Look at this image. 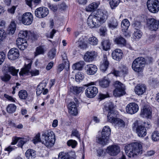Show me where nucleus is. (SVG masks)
Segmentation results:
<instances>
[{"label":"nucleus","mask_w":159,"mask_h":159,"mask_svg":"<svg viewBox=\"0 0 159 159\" xmlns=\"http://www.w3.org/2000/svg\"><path fill=\"white\" fill-rule=\"evenodd\" d=\"M126 154L130 157L142 153V147L138 143H134L127 145L125 147Z\"/></svg>","instance_id":"f257e3e1"},{"label":"nucleus","mask_w":159,"mask_h":159,"mask_svg":"<svg viewBox=\"0 0 159 159\" xmlns=\"http://www.w3.org/2000/svg\"><path fill=\"white\" fill-rule=\"evenodd\" d=\"M42 136V143L47 147H50L54 144L55 142V135L53 131L48 130L43 133Z\"/></svg>","instance_id":"f03ea898"},{"label":"nucleus","mask_w":159,"mask_h":159,"mask_svg":"<svg viewBox=\"0 0 159 159\" xmlns=\"http://www.w3.org/2000/svg\"><path fill=\"white\" fill-rule=\"evenodd\" d=\"M111 132L110 127L108 126H105L102 130L101 135L96 138L97 142L103 145L106 144L108 143Z\"/></svg>","instance_id":"7ed1b4c3"},{"label":"nucleus","mask_w":159,"mask_h":159,"mask_svg":"<svg viewBox=\"0 0 159 159\" xmlns=\"http://www.w3.org/2000/svg\"><path fill=\"white\" fill-rule=\"evenodd\" d=\"M145 63V59L142 57H138L133 62L132 68L136 72L139 73L143 71Z\"/></svg>","instance_id":"20e7f679"},{"label":"nucleus","mask_w":159,"mask_h":159,"mask_svg":"<svg viewBox=\"0 0 159 159\" xmlns=\"http://www.w3.org/2000/svg\"><path fill=\"white\" fill-rule=\"evenodd\" d=\"M144 125L139 124L137 121L134 122L133 125V129L140 137H144L146 134V129L145 126L147 123H144Z\"/></svg>","instance_id":"39448f33"},{"label":"nucleus","mask_w":159,"mask_h":159,"mask_svg":"<svg viewBox=\"0 0 159 159\" xmlns=\"http://www.w3.org/2000/svg\"><path fill=\"white\" fill-rule=\"evenodd\" d=\"M114 85L116 89L113 91V94L115 96L120 97L125 94V86L123 84L118 81H116Z\"/></svg>","instance_id":"423d86ee"},{"label":"nucleus","mask_w":159,"mask_h":159,"mask_svg":"<svg viewBox=\"0 0 159 159\" xmlns=\"http://www.w3.org/2000/svg\"><path fill=\"white\" fill-rule=\"evenodd\" d=\"M147 7L149 11L155 13L159 11V2L158 0H148Z\"/></svg>","instance_id":"0eeeda50"},{"label":"nucleus","mask_w":159,"mask_h":159,"mask_svg":"<svg viewBox=\"0 0 159 159\" xmlns=\"http://www.w3.org/2000/svg\"><path fill=\"white\" fill-rule=\"evenodd\" d=\"M95 16L97 18L100 25L105 22L107 18V11L104 10H98L97 11Z\"/></svg>","instance_id":"6e6552de"},{"label":"nucleus","mask_w":159,"mask_h":159,"mask_svg":"<svg viewBox=\"0 0 159 159\" xmlns=\"http://www.w3.org/2000/svg\"><path fill=\"white\" fill-rule=\"evenodd\" d=\"M33 19V16L31 13L27 12L22 15L20 20L24 25H30L31 24Z\"/></svg>","instance_id":"1a4fd4ad"},{"label":"nucleus","mask_w":159,"mask_h":159,"mask_svg":"<svg viewBox=\"0 0 159 159\" xmlns=\"http://www.w3.org/2000/svg\"><path fill=\"white\" fill-rule=\"evenodd\" d=\"M49 13L48 9L45 7H41L36 9L35 11V16L39 18H44Z\"/></svg>","instance_id":"9d476101"},{"label":"nucleus","mask_w":159,"mask_h":159,"mask_svg":"<svg viewBox=\"0 0 159 159\" xmlns=\"http://www.w3.org/2000/svg\"><path fill=\"white\" fill-rule=\"evenodd\" d=\"M47 84V83L44 81L39 83L38 85L36 90V94L37 95H40L42 93L43 95H45L48 93V89H45Z\"/></svg>","instance_id":"9b49d317"},{"label":"nucleus","mask_w":159,"mask_h":159,"mask_svg":"<svg viewBox=\"0 0 159 159\" xmlns=\"http://www.w3.org/2000/svg\"><path fill=\"white\" fill-rule=\"evenodd\" d=\"M86 96L89 98H93L96 96L98 93L97 88L95 86H90L85 90Z\"/></svg>","instance_id":"f8f14e48"},{"label":"nucleus","mask_w":159,"mask_h":159,"mask_svg":"<svg viewBox=\"0 0 159 159\" xmlns=\"http://www.w3.org/2000/svg\"><path fill=\"white\" fill-rule=\"evenodd\" d=\"M97 18L95 15L89 16L87 20V23L88 26L91 28L98 27L100 26Z\"/></svg>","instance_id":"ddd939ff"},{"label":"nucleus","mask_w":159,"mask_h":159,"mask_svg":"<svg viewBox=\"0 0 159 159\" xmlns=\"http://www.w3.org/2000/svg\"><path fill=\"white\" fill-rule=\"evenodd\" d=\"M126 110L127 113L133 114L135 113L138 111L139 107L136 103L131 102L127 105Z\"/></svg>","instance_id":"4468645a"},{"label":"nucleus","mask_w":159,"mask_h":159,"mask_svg":"<svg viewBox=\"0 0 159 159\" xmlns=\"http://www.w3.org/2000/svg\"><path fill=\"white\" fill-rule=\"evenodd\" d=\"M159 24V21L153 18H151L148 19V28L151 31H156L158 28Z\"/></svg>","instance_id":"2eb2a0df"},{"label":"nucleus","mask_w":159,"mask_h":159,"mask_svg":"<svg viewBox=\"0 0 159 159\" xmlns=\"http://www.w3.org/2000/svg\"><path fill=\"white\" fill-rule=\"evenodd\" d=\"M152 110L148 106H144L141 110L140 115L143 117L150 118L152 116Z\"/></svg>","instance_id":"dca6fc26"},{"label":"nucleus","mask_w":159,"mask_h":159,"mask_svg":"<svg viewBox=\"0 0 159 159\" xmlns=\"http://www.w3.org/2000/svg\"><path fill=\"white\" fill-rule=\"evenodd\" d=\"M19 56V51L18 49L16 48H13L10 49L8 53V57L11 60H15Z\"/></svg>","instance_id":"f3484780"},{"label":"nucleus","mask_w":159,"mask_h":159,"mask_svg":"<svg viewBox=\"0 0 159 159\" xmlns=\"http://www.w3.org/2000/svg\"><path fill=\"white\" fill-rule=\"evenodd\" d=\"M107 152L110 155L112 156H116L120 152L119 147L114 145L109 146L107 148Z\"/></svg>","instance_id":"a211bd4d"},{"label":"nucleus","mask_w":159,"mask_h":159,"mask_svg":"<svg viewBox=\"0 0 159 159\" xmlns=\"http://www.w3.org/2000/svg\"><path fill=\"white\" fill-rule=\"evenodd\" d=\"M16 44L18 48L21 50H24L28 46L26 39L19 37L16 40Z\"/></svg>","instance_id":"6ab92c4d"},{"label":"nucleus","mask_w":159,"mask_h":159,"mask_svg":"<svg viewBox=\"0 0 159 159\" xmlns=\"http://www.w3.org/2000/svg\"><path fill=\"white\" fill-rule=\"evenodd\" d=\"M2 69L6 72H10L13 76H16L19 71L18 70H16L14 67L7 64L5 65Z\"/></svg>","instance_id":"aec40b11"},{"label":"nucleus","mask_w":159,"mask_h":159,"mask_svg":"<svg viewBox=\"0 0 159 159\" xmlns=\"http://www.w3.org/2000/svg\"><path fill=\"white\" fill-rule=\"evenodd\" d=\"M123 53L122 51L120 49H115L113 51L111 55L112 58L115 60L120 61L122 58Z\"/></svg>","instance_id":"412c9836"},{"label":"nucleus","mask_w":159,"mask_h":159,"mask_svg":"<svg viewBox=\"0 0 159 159\" xmlns=\"http://www.w3.org/2000/svg\"><path fill=\"white\" fill-rule=\"evenodd\" d=\"M97 56V53L94 51L88 52L84 55V59L86 61H91L96 57Z\"/></svg>","instance_id":"4be33fe9"},{"label":"nucleus","mask_w":159,"mask_h":159,"mask_svg":"<svg viewBox=\"0 0 159 159\" xmlns=\"http://www.w3.org/2000/svg\"><path fill=\"white\" fill-rule=\"evenodd\" d=\"M19 37L24 39H26L27 37H31V39L33 40L36 39V35L31 34L30 32L27 30L20 31L18 34Z\"/></svg>","instance_id":"5701e85b"},{"label":"nucleus","mask_w":159,"mask_h":159,"mask_svg":"<svg viewBox=\"0 0 159 159\" xmlns=\"http://www.w3.org/2000/svg\"><path fill=\"white\" fill-rule=\"evenodd\" d=\"M68 107L69 113L74 116H76L78 114L77 106L74 102H71L68 104Z\"/></svg>","instance_id":"b1692460"},{"label":"nucleus","mask_w":159,"mask_h":159,"mask_svg":"<svg viewBox=\"0 0 159 159\" xmlns=\"http://www.w3.org/2000/svg\"><path fill=\"white\" fill-rule=\"evenodd\" d=\"M85 36L80 35V37L76 42L77 45L80 49H84L87 48V44L85 42V40L87 39Z\"/></svg>","instance_id":"393cba45"},{"label":"nucleus","mask_w":159,"mask_h":159,"mask_svg":"<svg viewBox=\"0 0 159 159\" xmlns=\"http://www.w3.org/2000/svg\"><path fill=\"white\" fill-rule=\"evenodd\" d=\"M97 66L93 64L88 65L85 67V70L87 74L89 75L94 74L97 71Z\"/></svg>","instance_id":"a878e982"},{"label":"nucleus","mask_w":159,"mask_h":159,"mask_svg":"<svg viewBox=\"0 0 159 159\" xmlns=\"http://www.w3.org/2000/svg\"><path fill=\"white\" fill-rule=\"evenodd\" d=\"M109 65V62L107 60V56L104 55L102 61L101 63L100 69L103 72H104L107 70Z\"/></svg>","instance_id":"bb28decb"},{"label":"nucleus","mask_w":159,"mask_h":159,"mask_svg":"<svg viewBox=\"0 0 159 159\" xmlns=\"http://www.w3.org/2000/svg\"><path fill=\"white\" fill-rule=\"evenodd\" d=\"M146 90V87L143 85H137L135 87L134 91L135 93L138 95L143 94Z\"/></svg>","instance_id":"cd10ccee"},{"label":"nucleus","mask_w":159,"mask_h":159,"mask_svg":"<svg viewBox=\"0 0 159 159\" xmlns=\"http://www.w3.org/2000/svg\"><path fill=\"white\" fill-rule=\"evenodd\" d=\"M32 62L30 61L29 63L26 64L25 63V66L22 69L19 73L20 75H27L30 72V70L31 68Z\"/></svg>","instance_id":"c85d7f7f"},{"label":"nucleus","mask_w":159,"mask_h":159,"mask_svg":"<svg viewBox=\"0 0 159 159\" xmlns=\"http://www.w3.org/2000/svg\"><path fill=\"white\" fill-rule=\"evenodd\" d=\"M114 42L115 43L121 47L125 46L126 44V40L121 36L116 38Z\"/></svg>","instance_id":"c756f323"},{"label":"nucleus","mask_w":159,"mask_h":159,"mask_svg":"<svg viewBox=\"0 0 159 159\" xmlns=\"http://www.w3.org/2000/svg\"><path fill=\"white\" fill-rule=\"evenodd\" d=\"M116 111H109L107 116V121L111 123H113L117 118H116Z\"/></svg>","instance_id":"7c9ffc66"},{"label":"nucleus","mask_w":159,"mask_h":159,"mask_svg":"<svg viewBox=\"0 0 159 159\" xmlns=\"http://www.w3.org/2000/svg\"><path fill=\"white\" fill-rule=\"evenodd\" d=\"M25 155L28 159H34L36 157V152L33 149H29L26 151Z\"/></svg>","instance_id":"2f4dec72"},{"label":"nucleus","mask_w":159,"mask_h":159,"mask_svg":"<svg viewBox=\"0 0 159 159\" xmlns=\"http://www.w3.org/2000/svg\"><path fill=\"white\" fill-rule=\"evenodd\" d=\"M99 4V2H93L86 7V10L88 12L93 11L98 8Z\"/></svg>","instance_id":"473e14b6"},{"label":"nucleus","mask_w":159,"mask_h":159,"mask_svg":"<svg viewBox=\"0 0 159 159\" xmlns=\"http://www.w3.org/2000/svg\"><path fill=\"white\" fill-rule=\"evenodd\" d=\"M108 25L110 28L113 29L117 28L118 23L115 18H112L108 21Z\"/></svg>","instance_id":"72a5a7b5"},{"label":"nucleus","mask_w":159,"mask_h":159,"mask_svg":"<svg viewBox=\"0 0 159 159\" xmlns=\"http://www.w3.org/2000/svg\"><path fill=\"white\" fill-rule=\"evenodd\" d=\"M142 35V33L139 29L135 28L134 33L133 34V37L136 40H138L141 38Z\"/></svg>","instance_id":"f704fd0d"},{"label":"nucleus","mask_w":159,"mask_h":159,"mask_svg":"<svg viewBox=\"0 0 159 159\" xmlns=\"http://www.w3.org/2000/svg\"><path fill=\"white\" fill-rule=\"evenodd\" d=\"M16 29V25L15 21L11 22L8 29L9 34H13L15 32Z\"/></svg>","instance_id":"c9c22d12"},{"label":"nucleus","mask_w":159,"mask_h":159,"mask_svg":"<svg viewBox=\"0 0 159 159\" xmlns=\"http://www.w3.org/2000/svg\"><path fill=\"white\" fill-rule=\"evenodd\" d=\"M84 64L83 61H80L77 62L72 66V68L74 70H81Z\"/></svg>","instance_id":"e433bc0d"},{"label":"nucleus","mask_w":159,"mask_h":159,"mask_svg":"<svg viewBox=\"0 0 159 159\" xmlns=\"http://www.w3.org/2000/svg\"><path fill=\"white\" fill-rule=\"evenodd\" d=\"M129 25V22L127 19H125L122 21L121 26L122 30H127Z\"/></svg>","instance_id":"4c0bfd02"},{"label":"nucleus","mask_w":159,"mask_h":159,"mask_svg":"<svg viewBox=\"0 0 159 159\" xmlns=\"http://www.w3.org/2000/svg\"><path fill=\"white\" fill-rule=\"evenodd\" d=\"M16 106L13 104H9L7 107V111L9 113L14 112L16 110Z\"/></svg>","instance_id":"58836bf2"},{"label":"nucleus","mask_w":159,"mask_h":159,"mask_svg":"<svg viewBox=\"0 0 159 159\" xmlns=\"http://www.w3.org/2000/svg\"><path fill=\"white\" fill-rule=\"evenodd\" d=\"M75 80L78 83H80L83 80L84 78V74L81 72L76 73L75 76Z\"/></svg>","instance_id":"ea45409f"},{"label":"nucleus","mask_w":159,"mask_h":159,"mask_svg":"<svg viewBox=\"0 0 159 159\" xmlns=\"http://www.w3.org/2000/svg\"><path fill=\"white\" fill-rule=\"evenodd\" d=\"M83 88L77 86H74L70 88V91L74 94H78L81 92Z\"/></svg>","instance_id":"a19ab883"},{"label":"nucleus","mask_w":159,"mask_h":159,"mask_svg":"<svg viewBox=\"0 0 159 159\" xmlns=\"http://www.w3.org/2000/svg\"><path fill=\"white\" fill-rule=\"evenodd\" d=\"M102 45L104 50L107 51L110 48V43L109 40H104L102 43Z\"/></svg>","instance_id":"79ce46f5"},{"label":"nucleus","mask_w":159,"mask_h":159,"mask_svg":"<svg viewBox=\"0 0 159 159\" xmlns=\"http://www.w3.org/2000/svg\"><path fill=\"white\" fill-rule=\"evenodd\" d=\"M18 95L20 99H25L27 98L28 94L26 90H22L19 92Z\"/></svg>","instance_id":"37998d69"},{"label":"nucleus","mask_w":159,"mask_h":159,"mask_svg":"<svg viewBox=\"0 0 159 159\" xmlns=\"http://www.w3.org/2000/svg\"><path fill=\"white\" fill-rule=\"evenodd\" d=\"M110 83L109 80L104 79L99 81V84L100 86L102 88L107 87Z\"/></svg>","instance_id":"c03bdc74"},{"label":"nucleus","mask_w":159,"mask_h":159,"mask_svg":"<svg viewBox=\"0 0 159 159\" xmlns=\"http://www.w3.org/2000/svg\"><path fill=\"white\" fill-rule=\"evenodd\" d=\"M116 126L119 127H124L125 125V123L124 121L120 118H117L113 123Z\"/></svg>","instance_id":"a18cd8bd"},{"label":"nucleus","mask_w":159,"mask_h":159,"mask_svg":"<svg viewBox=\"0 0 159 159\" xmlns=\"http://www.w3.org/2000/svg\"><path fill=\"white\" fill-rule=\"evenodd\" d=\"M58 159H70V157L68 153L61 152L59 154Z\"/></svg>","instance_id":"49530a36"},{"label":"nucleus","mask_w":159,"mask_h":159,"mask_svg":"<svg viewBox=\"0 0 159 159\" xmlns=\"http://www.w3.org/2000/svg\"><path fill=\"white\" fill-rule=\"evenodd\" d=\"M98 42V40L97 38L93 36H92L89 39V43L92 45H96Z\"/></svg>","instance_id":"de8ad7c7"},{"label":"nucleus","mask_w":159,"mask_h":159,"mask_svg":"<svg viewBox=\"0 0 159 159\" xmlns=\"http://www.w3.org/2000/svg\"><path fill=\"white\" fill-rule=\"evenodd\" d=\"M120 70L122 76H125L128 72V67L125 66H122L120 67Z\"/></svg>","instance_id":"09e8293b"},{"label":"nucleus","mask_w":159,"mask_h":159,"mask_svg":"<svg viewBox=\"0 0 159 159\" xmlns=\"http://www.w3.org/2000/svg\"><path fill=\"white\" fill-rule=\"evenodd\" d=\"M152 138L154 141L159 140V132L156 131L153 132L152 135Z\"/></svg>","instance_id":"8fccbe9b"},{"label":"nucleus","mask_w":159,"mask_h":159,"mask_svg":"<svg viewBox=\"0 0 159 159\" xmlns=\"http://www.w3.org/2000/svg\"><path fill=\"white\" fill-rule=\"evenodd\" d=\"M77 143L75 140L70 139L67 142V144L69 147H71L72 148H74L76 146Z\"/></svg>","instance_id":"3c124183"},{"label":"nucleus","mask_w":159,"mask_h":159,"mask_svg":"<svg viewBox=\"0 0 159 159\" xmlns=\"http://www.w3.org/2000/svg\"><path fill=\"white\" fill-rule=\"evenodd\" d=\"M0 78L2 81L7 82L10 80L11 78V76L8 74L5 73L3 75L1 76Z\"/></svg>","instance_id":"603ef678"},{"label":"nucleus","mask_w":159,"mask_h":159,"mask_svg":"<svg viewBox=\"0 0 159 159\" xmlns=\"http://www.w3.org/2000/svg\"><path fill=\"white\" fill-rule=\"evenodd\" d=\"M120 2V0H111L110 2V5L112 9L117 7Z\"/></svg>","instance_id":"864d4df0"},{"label":"nucleus","mask_w":159,"mask_h":159,"mask_svg":"<svg viewBox=\"0 0 159 159\" xmlns=\"http://www.w3.org/2000/svg\"><path fill=\"white\" fill-rule=\"evenodd\" d=\"M56 49L55 48H52L48 53V56L51 59H53L56 56Z\"/></svg>","instance_id":"5fc2aeb1"},{"label":"nucleus","mask_w":159,"mask_h":159,"mask_svg":"<svg viewBox=\"0 0 159 159\" xmlns=\"http://www.w3.org/2000/svg\"><path fill=\"white\" fill-rule=\"evenodd\" d=\"M29 141L28 139H26L24 138H20L18 141V146L19 147L22 148L23 145L27 141Z\"/></svg>","instance_id":"6e6d98bb"},{"label":"nucleus","mask_w":159,"mask_h":159,"mask_svg":"<svg viewBox=\"0 0 159 159\" xmlns=\"http://www.w3.org/2000/svg\"><path fill=\"white\" fill-rule=\"evenodd\" d=\"M44 52L43 48L40 46L37 47L36 48V52H35V56H36L40 54H43Z\"/></svg>","instance_id":"4d7b16f0"},{"label":"nucleus","mask_w":159,"mask_h":159,"mask_svg":"<svg viewBox=\"0 0 159 159\" xmlns=\"http://www.w3.org/2000/svg\"><path fill=\"white\" fill-rule=\"evenodd\" d=\"M6 37V33L3 30H0V42L4 40Z\"/></svg>","instance_id":"13d9d810"},{"label":"nucleus","mask_w":159,"mask_h":159,"mask_svg":"<svg viewBox=\"0 0 159 159\" xmlns=\"http://www.w3.org/2000/svg\"><path fill=\"white\" fill-rule=\"evenodd\" d=\"M33 141L34 144H36L39 142H40V134H37L34 138Z\"/></svg>","instance_id":"bf43d9fd"},{"label":"nucleus","mask_w":159,"mask_h":159,"mask_svg":"<svg viewBox=\"0 0 159 159\" xmlns=\"http://www.w3.org/2000/svg\"><path fill=\"white\" fill-rule=\"evenodd\" d=\"M63 59V61L65 63V65L67 66L69 65L68 61L67 59L66 55L65 53H63L61 55Z\"/></svg>","instance_id":"052dcab7"},{"label":"nucleus","mask_w":159,"mask_h":159,"mask_svg":"<svg viewBox=\"0 0 159 159\" xmlns=\"http://www.w3.org/2000/svg\"><path fill=\"white\" fill-rule=\"evenodd\" d=\"M5 57V55L3 52H0V65L4 61Z\"/></svg>","instance_id":"680f3d73"},{"label":"nucleus","mask_w":159,"mask_h":159,"mask_svg":"<svg viewBox=\"0 0 159 159\" xmlns=\"http://www.w3.org/2000/svg\"><path fill=\"white\" fill-rule=\"evenodd\" d=\"M71 135L76 137L78 139L80 138V134L79 132L76 129H74L72 131Z\"/></svg>","instance_id":"e2e57ef3"},{"label":"nucleus","mask_w":159,"mask_h":159,"mask_svg":"<svg viewBox=\"0 0 159 159\" xmlns=\"http://www.w3.org/2000/svg\"><path fill=\"white\" fill-rule=\"evenodd\" d=\"M64 64L63 63L61 64H59L57 67V73H60V72L61 71H62L65 66Z\"/></svg>","instance_id":"0e129e2a"},{"label":"nucleus","mask_w":159,"mask_h":159,"mask_svg":"<svg viewBox=\"0 0 159 159\" xmlns=\"http://www.w3.org/2000/svg\"><path fill=\"white\" fill-rule=\"evenodd\" d=\"M4 97L9 101H10L12 102H15V99L13 98L11 96L5 94L4 95Z\"/></svg>","instance_id":"69168bd1"},{"label":"nucleus","mask_w":159,"mask_h":159,"mask_svg":"<svg viewBox=\"0 0 159 159\" xmlns=\"http://www.w3.org/2000/svg\"><path fill=\"white\" fill-rule=\"evenodd\" d=\"M107 31L105 27H101L100 29V34L101 35L104 36Z\"/></svg>","instance_id":"338daca9"},{"label":"nucleus","mask_w":159,"mask_h":159,"mask_svg":"<svg viewBox=\"0 0 159 159\" xmlns=\"http://www.w3.org/2000/svg\"><path fill=\"white\" fill-rule=\"evenodd\" d=\"M19 139L20 137H15L13 138L12 139V141L11 143V144L12 145L16 144L17 143V142L19 141Z\"/></svg>","instance_id":"774afa93"}]
</instances>
